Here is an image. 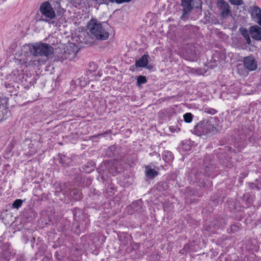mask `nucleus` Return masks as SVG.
<instances>
[{
    "instance_id": "nucleus-1",
    "label": "nucleus",
    "mask_w": 261,
    "mask_h": 261,
    "mask_svg": "<svg viewBox=\"0 0 261 261\" xmlns=\"http://www.w3.org/2000/svg\"><path fill=\"white\" fill-rule=\"evenodd\" d=\"M25 52H29L35 58L37 56L48 57L54 53L53 47L49 44L45 43H29L23 46Z\"/></svg>"
},
{
    "instance_id": "nucleus-2",
    "label": "nucleus",
    "mask_w": 261,
    "mask_h": 261,
    "mask_svg": "<svg viewBox=\"0 0 261 261\" xmlns=\"http://www.w3.org/2000/svg\"><path fill=\"white\" fill-rule=\"evenodd\" d=\"M216 118L210 117L199 122L194 128V133L198 136H211L217 132Z\"/></svg>"
},
{
    "instance_id": "nucleus-3",
    "label": "nucleus",
    "mask_w": 261,
    "mask_h": 261,
    "mask_svg": "<svg viewBox=\"0 0 261 261\" xmlns=\"http://www.w3.org/2000/svg\"><path fill=\"white\" fill-rule=\"evenodd\" d=\"M106 22H99L96 19L91 20L88 24V28L91 35L96 39L100 40H106L109 37Z\"/></svg>"
},
{
    "instance_id": "nucleus-4",
    "label": "nucleus",
    "mask_w": 261,
    "mask_h": 261,
    "mask_svg": "<svg viewBox=\"0 0 261 261\" xmlns=\"http://www.w3.org/2000/svg\"><path fill=\"white\" fill-rule=\"evenodd\" d=\"M41 14V21L48 22L49 24H54L55 21L53 19L56 17L55 12L51 4L48 2L42 3L39 8Z\"/></svg>"
},
{
    "instance_id": "nucleus-5",
    "label": "nucleus",
    "mask_w": 261,
    "mask_h": 261,
    "mask_svg": "<svg viewBox=\"0 0 261 261\" xmlns=\"http://www.w3.org/2000/svg\"><path fill=\"white\" fill-rule=\"evenodd\" d=\"M77 51V47L75 44L66 46L64 50L60 54L59 58L62 61L67 59L73 60L76 57Z\"/></svg>"
},
{
    "instance_id": "nucleus-6",
    "label": "nucleus",
    "mask_w": 261,
    "mask_h": 261,
    "mask_svg": "<svg viewBox=\"0 0 261 261\" xmlns=\"http://www.w3.org/2000/svg\"><path fill=\"white\" fill-rule=\"evenodd\" d=\"M217 6L219 8L221 17L226 18L230 13L228 3L223 0H217Z\"/></svg>"
},
{
    "instance_id": "nucleus-7",
    "label": "nucleus",
    "mask_w": 261,
    "mask_h": 261,
    "mask_svg": "<svg viewBox=\"0 0 261 261\" xmlns=\"http://www.w3.org/2000/svg\"><path fill=\"white\" fill-rule=\"evenodd\" d=\"M243 63L245 67L250 71H254L257 69V62L252 56L244 58Z\"/></svg>"
},
{
    "instance_id": "nucleus-8",
    "label": "nucleus",
    "mask_w": 261,
    "mask_h": 261,
    "mask_svg": "<svg viewBox=\"0 0 261 261\" xmlns=\"http://www.w3.org/2000/svg\"><path fill=\"white\" fill-rule=\"evenodd\" d=\"M34 57L33 55L30 53L27 57H22L20 59H18L19 63L21 65H24L25 67H28L32 65H36L37 63L35 62H37V63H40V60H33V58Z\"/></svg>"
},
{
    "instance_id": "nucleus-9",
    "label": "nucleus",
    "mask_w": 261,
    "mask_h": 261,
    "mask_svg": "<svg viewBox=\"0 0 261 261\" xmlns=\"http://www.w3.org/2000/svg\"><path fill=\"white\" fill-rule=\"evenodd\" d=\"M249 33L251 37L256 40H261V28L255 25L251 26L249 29Z\"/></svg>"
},
{
    "instance_id": "nucleus-10",
    "label": "nucleus",
    "mask_w": 261,
    "mask_h": 261,
    "mask_svg": "<svg viewBox=\"0 0 261 261\" xmlns=\"http://www.w3.org/2000/svg\"><path fill=\"white\" fill-rule=\"evenodd\" d=\"M181 6L182 7V17H185L188 15L190 12L193 9L192 1L188 0H181Z\"/></svg>"
},
{
    "instance_id": "nucleus-11",
    "label": "nucleus",
    "mask_w": 261,
    "mask_h": 261,
    "mask_svg": "<svg viewBox=\"0 0 261 261\" xmlns=\"http://www.w3.org/2000/svg\"><path fill=\"white\" fill-rule=\"evenodd\" d=\"M251 16L256 19V22L261 27V9L257 6L253 7Z\"/></svg>"
},
{
    "instance_id": "nucleus-12",
    "label": "nucleus",
    "mask_w": 261,
    "mask_h": 261,
    "mask_svg": "<svg viewBox=\"0 0 261 261\" xmlns=\"http://www.w3.org/2000/svg\"><path fill=\"white\" fill-rule=\"evenodd\" d=\"M149 56L148 55H144L135 63L137 67H145L148 64Z\"/></svg>"
},
{
    "instance_id": "nucleus-13",
    "label": "nucleus",
    "mask_w": 261,
    "mask_h": 261,
    "mask_svg": "<svg viewBox=\"0 0 261 261\" xmlns=\"http://www.w3.org/2000/svg\"><path fill=\"white\" fill-rule=\"evenodd\" d=\"M239 31L241 34L246 39L247 44H250L251 43V40L250 38V33L248 32V30L245 28H240L239 29Z\"/></svg>"
},
{
    "instance_id": "nucleus-14",
    "label": "nucleus",
    "mask_w": 261,
    "mask_h": 261,
    "mask_svg": "<svg viewBox=\"0 0 261 261\" xmlns=\"http://www.w3.org/2000/svg\"><path fill=\"white\" fill-rule=\"evenodd\" d=\"M163 159L166 162H169L173 160V155L172 153L169 151H164L162 154Z\"/></svg>"
},
{
    "instance_id": "nucleus-15",
    "label": "nucleus",
    "mask_w": 261,
    "mask_h": 261,
    "mask_svg": "<svg viewBox=\"0 0 261 261\" xmlns=\"http://www.w3.org/2000/svg\"><path fill=\"white\" fill-rule=\"evenodd\" d=\"M83 35H84V38L83 40L81 41L82 42H84L87 44H91L93 43V41L91 40L88 32H84L83 33Z\"/></svg>"
},
{
    "instance_id": "nucleus-16",
    "label": "nucleus",
    "mask_w": 261,
    "mask_h": 261,
    "mask_svg": "<svg viewBox=\"0 0 261 261\" xmlns=\"http://www.w3.org/2000/svg\"><path fill=\"white\" fill-rule=\"evenodd\" d=\"M211 171V167L207 165H205L204 169V171L202 172V171H200V172L197 171L195 173V176H196V178H198V176L200 175V174H203L205 176H208L209 175V173Z\"/></svg>"
},
{
    "instance_id": "nucleus-17",
    "label": "nucleus",
    "mask_w": 261,
    "mask_h": 261,
    "mask_svg": "<svg viewBox=\"0 0 261 261\" xmlns=\"http://www.w3.org/2000/svg\"><path fill=\"white\" fill-rule=\"evenodd\" d=\"M146 174L148 177L152 178L157 175L158 172L154 169H148L146 171Z\"/></svg>"
},
{
    "instance_id": "nucleus-18",
    "label": "nucleus",
    "mask_w": 261,
    "mask_h": 261,
    "mask_svg": "<svg viewBox=\"0 0 261 261\" xmlns=\"http://www.w3.org/2000/svg\"><path fill=\"white\" fill-rule=\"evenodd\" d=\"M137 85L140 86L142 84H145L147 82V79L145 76L140 75L137 78Z\"/></svg>"
},
{
    "instance_id": "nucleus-19",
    "label": "nucleus",
    "mask_w": 261,
    "mask_h": 261,
    "mask_svg": "<svg viewBox=\"0 0 261 261\" xmlns=\"http://www.w3.org/2000/svg\"><path fill=\"white\" fill-rule=\"evenodd\" d=\"M184 121L187 123H190L193 119V115L190 113H187L183 116Z\"/></svg>"
},
{
    "instance_id": "nucleus-20",
    "label": "nucleus",
    "mask_w": 261,
    "mask_h": 261,
    "mask_svg": "<svg viewBox=\"0 0 261 261\" xmlns=\"http://www.w3.org/2000/svg\"><path fill=\"white\" fill-rule=\"evenodd\" d=\"M22 202L21 199H18L15 200L12 204L13 207L18 209L21 206Z\"/></svg>"
},
{
    "instance_id": "nucleus-21",
    "label": "nucleus",
    "mask_w": 261,
    "mask_h": 261,
    "mask_svg": "<svg viewBox=\"0 0 261 261\" xmlns=\"http://www.w3.org/2000/svg\"><path fill=\"white\" fill-rule=\"evenodd\" d=\"M192 7L193 8H199L201 6V0H191Z\"/></svg>"
},
{
    "instance_id": "nucleus-22",
    "label": "nucleus",
    "mask_w": 261,
    "mask_h": 261,
    "mask_svg": "<svg viewBox=\"0 0 261 261\" xmlns=\"http://www.w3.org/2000/svg\"><path fill=\"white\" fill-rule=\"evenodd\" d=\"M72 194L73 195V197L76 200H80L82 198V194L81 193L76 190H74L72 192Z\"/></svg>"
},
{
    "instance_id": "nucleus-23",
    "label": "nucleus",
    "mask_w": 261,
    "mask_h": 261,
    "mask_svg": "<svg viewBox=\"0 0 261 261\" xmlns=\"http://www.w3.org/2000/svg\"><path fill=\"white\" fill-rule=\"evenodd\" d=\"M231 4L236 6H240L243 4L242 0H229Z\"/></svg>"
},
{
    "instance_id": "nucleus-24",
    "label": "nucleus",
    "mask_w": 261,
    "mask_h": 261,
    "mask_svg": "<svg viewBox=\"0 0 261 261\" xmlns=\"http://www.w3.org/2000/svg\"><path fill=\"white\" fill-rule=\"evenodd\" d=\"M205 111L207 113L211 114H212V115H214L217 112L216 110H215L214 109H211V108H209V109H207L206 110H205Z\"/></svg>"
},
{
    "instance_id": "nucleus-25",
    "label": "nucleus",
    "mask_w": 261,
    "mask_h": 261,
    "mask_svg": "<svg viewBox=\"0 0 261 261\" xmlns=\"http://www.w3.org/2000/svg\"><path fill=\"white\" fill-rule=\"evenodd\" d=\"M98 3L100 4H107L108 5V0H95Z\"/></svg>"
},
{
    "instance_id": "nucleus-26",
    "label": "nucleus",
    "mask_w": 261,
    "mask_h": 261,
    "mask_svg": "<svg viewBox=\"0 0 261 261\" xmlns=\"http://www.w3.org/2000/svg\"><path fill=\"white\" fill-rule=\"evenodd\" d=\"M132 0H117L116 1L117 4H122L123 3H128L130 2Z\"/></svg>"
},
{
    "instance_id": "nucleus-27",
    "label": "nucleus",
    "mask_w": 261,
    "mask_h": 261,
    "mask_svg": "<svg viewBox=\"0 0 261 261\" xmlns=\"http://www.w3.org/2000/svg\"><path fill=\"white\" fill-rule=\"evenodd\" d=\"M189 248V246L188 245H185L184 246V249L180 251V253H184L185 252V250H187Z\"/></svg>"
},
{
    "instance_id": "nucleus-28",
    "label": "nucleus",
    "mask_w": 261,
    "mask_h": 261,
    "mask_svg": "<svg viewBox=\"0 0 261 261\" xmlns=\"http://www.w3.org/2000/svg\"><path fill=\"white\" fill-rule=\"evenodd\" d=\"M16 261H25L24 256L23 255H20L17 257Z\"/></svg>"
},
{
    "instance_id": "nucleus-29",
    "label": "nucleus",
    "mask_w": 261,
    "mask_h": 261,
    "mask_svg": "<svg viewBox=\"0 0 261 261\" xmlns=\"http://www.w3.org/2000/svg\"><path fill=\"white\" fill-rule=\"evenodd\" d=\"M250 187L252 189H256L257 190L259 189V188L258 186H256L255 184L254 183H251L250 184Z\"/></svg>"
},
{
    "instance_id": "nucleus-30",
    "label": "nucleus",
    "mask_w": 261,
    "mask_h": 261,
    "mask_svg": "<svg viewBox=\"0 0 261 261\" xmlns=\"http://www.w3.org/2000/svg\"><path fill=\"white\" fill-rule=\"evenodd\" d=\"M109 134V131L106 132L102 134H99L97 135L93 136V137H101V136H104L106 134Z\"/></svg>"
},
{
    "instance_id": "nucleus-31",
    "label": "nucleus",
    "mask_w": 261,
    "mask_h": 261,
    "mask_svg": "<svg viewBox=\"0 0 261 261\" xmlns=\"http://www.w3.org/2000/svg\"><path fill=\"white\" fill-rule=\"evenodd\" d=\"M82 4L81 0H77V2H74V5L76 7L80 6Z\"/></svg>"
},
{
    "instance_id": "nucleus-32",
    "label": "nucleus",
    "mask_w": 261,
    "mask_h": 261,
    "mask_svg": "<svg viewBox=\"0 0 261 261\" xmlns=\"http://www.w3.org/2000/svg\"><path fill=\"white\" fill-rule=\"evenodd\" d=\"M238 228V227L236 225H232L231 226V229L232 231H237Z\"/></svg>"
},
{
    "instance_id": "nucleus-33",
    "label": "nucleus",
    "mask_w": 261,
    "mask_h": 261,
    "mask_svg": "<svg viewBox=\"0 0 261 261\" xmlns=\"http://www.w3.org/2000/svg\"><path fill=\"white\" fill-rule=\"evenodd\" d=\"M117 0H108V4L109 3H116V1Z\"/></svg>"
},
{
    "instance_id": "nucleus-34",
    "label": "nucleus",
    "mask_w": 261,
    "mask_h": 261,
    "mask_svg": "<svg viewBox=\"0 0 261 261\" xmlns=\"http://www.w3.org/2000/svg\"><path fill=\"white\" fill-rule=\"evenodd\" d=\"M49 259V258L48 257H44L43 259H42V261H48Z\"/></svg>"
},
{
    "instance_id": "nucleus-35",
    "label": "nucleus",
    "mask_w": 261,
    "mask_h": 261,
    "mask_svg": "<svg viewBox=\"0 0 261 261\" xmlns=\"http://www.w3.org/2000/svg\"><path fill=\"white\" fill-rule=\"evenodd\" d=\"M4 257L5 258V259H9V258H8V255H6L5 256V254H4Z\"/></svg>"
},
{
    "instance_id": "nucleus-36",
    "label": "nucleus",
    "mask_w": 261,
    "mask_h": 261,
    "mask_svg": "<svg viewBox=\"0 0 261 261\" xmlns=\"http://www.w3.org/2000/svg\"><path fill=\"white\" fill-rule=\"evenodd\" d=\"M61 163H62V164H64V162L63 161V159H61Z\"/></svg>"
},
{
    "instance_id": "nucleus-37",
    "label": "nucleus",
    "mask_w": 261,
    "mask_h": 261,
    "mask_svg": "<svg viewBox=\"0 0 261 261\" xmlns=\"http://www.w3.org/2000/svg\"><path fill=\"white\" fill-rule=\"evenodd\" d=\"M60 192V191H58V190H56V193H57V192Z\"/></svg>"
},
{
    "instance_id": "nucleus-38",
    "label": "nucleus",
    "mask_w": 261,
    "mask_h": 261,
    "mask_svg": "<svg viewBox=\"0 0 261 261\" xmlns=\"http://www.w3.org/2000/svg\"><path fill=\"white\" fill-rule=\"evenodd\" d=\"M135 205V203H133L132 206H133Z\"/></svg>"
}]
</instances>
